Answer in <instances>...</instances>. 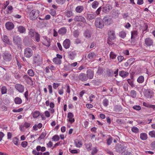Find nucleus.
Segmentation results:
<instances>
[{
  "label": "nucleus",
  "mask_w": 155,
  "mask_h": 155,
  "mask_svg": "<svg viewBox=\"0 0 155 155\" xmlns=\"http://www.w3.org/2000/svg\"><path fill=\"white\" fill-rule=\"evenodd\" d=\"M2 57L4 60L6 62L11 61L12 58V55L9 52H5L2 54Z\"/></svg>",
  "instance_id": "1"
},
{
  "label": "nucleus",
  "mask_w": 155,
  "mask_h": 155,
  "mask_svg": "<svg viewBox=\"0 0 155 155\" xmlns=\"http://www.w3.org/2000/svg\"><path fill=\"white\" fill-rule=\"evenodd\" d=\"M39 13V11L36 9L32 10L29 15L30 18L32 20H34L38 18Z\"/></svg>",
  "instance_id": "2"
},
{
  "label": "nucleus",
  "mask_w": 155,
  "mask_h": 155,
  "mask_svg": "<svg viewBox=\"0 0 155 155\" xmlns=\"http://www.w3.org/2000/svg\"><path fill=\"white\" fill-rule=\"evenodd\" d=\"M13 42L18 47H21L22 43V38L18 35H15L13 37Z\"/></svg>",
  "instance_id": "3"
},
{
  "label": "nucleus",
  "mask_w": 155,
  "mask_h": 155,
  "mask_svg": "<svg viewBox=\"0 0 155 155\" xmlns=\"http://www.w3.org/2000/svg\"><path fill=\"white\" fill-rule=\"evenodd\" d=\"M24 56L27 58H30L31 57L33 54V51L30 48H27L24 49Z\"/></svg>",
  "instance_id": "4"
},
{
  "label": "nucleus",
  "mask_w": 155,
  "mask_h": 155,
  "mask_svg": "<svg viewBox=\"0 0 155 155\" xmlns=\"http://www.w3.org/2000/svg\"><path fill=\"white\" fill-rule=\"evenodd\" d=\"M95 25L98 28H102L104 26L103 20L100 17L96 18L95 21Z\"/></svg>",
  "instance_id": "5"
},
{
  "label": "nucleus",
  "mask_w": 155,
  "mask_h": 155,
  "mask_svg": "<svg viewBox=\"0 0 155 155\" xmlns=\"http://www.w3.org/2000/svg\"><path fill=\"white\" fill-rule=\"evenodd\" d=\"M144 94L147 98H151L153 97V93L152 90L150 89H147L144 90Z\"/></svg>",
  "instance_id": "6"
},
{
  "label": "nucleus",
  "mask_w": 155,
  "mask_h": 155,
  "mask_svg": "<svg viewBox=\"0 0 155 155\" xmlns=\"http://www.w3.org/2000/svg\"><path fill=\"white\" fill-rule=\"evenodd\" d=\"M43 40L42 41V44L48 47H49L50 45V40L47 36H43Z\"/></svg>",
  "instance_id": "7"
},
{
  "label": "nucleus",
  "mask_w": 155,
  "mask_h": 155,
  "mask_svg": "<svg viewBox=\"0 0 155 155\" xmlns=\"http://www.w3.org/2000/svg\"><path fill=\"white\" fill-rule=\"evenodd\" d=\"M74 20L77 22H81L83 23H86V21L84 17L81 15L75 16Z\"/></svg>",
  "instance_id": "8"
},
{
  "label": "nucleus",
  "mask_w": 155,
  "mask_h": 155,
  "mask_svg": "<svg viewBox=\"0 0 155 155\" xmlns=\"http://www.w3.org/2000/svg\"><path fill=\"white\" fill-rule=\"evenodd\" d=\"M79 80L81 81L84 82L87 80V77L86 74L81 73L79 74L78 76Z\"/></svg>",
  "instance_id": "9"
},
{
  "label": "nucleus",
  "mask_w": 155,
  "mask_h": 155,
  "mask_svg": "<svg viewBox=\"0 0 155 155\" xmlns=\"http://www.w3.org/2000/svg\"><path fill=\"white\" fill-rule=\"evenodd\" d=\"M15 87L16 90L20 93H23L24 91V87L21 84H16L15 85Z\"/></svg>",
  "instance_id": "10"
},
{
  "label": "nucleus",
  "mask_w": 155,
  "mask_h": 155,
  "mask_svg": "<svg viewBox=\"0 0 155 155\" xmlns=\"http://www.w3.org/2000/svg\"><path fill=\"white\" fill-rule=\"evenodd\" d=\"M5 27L7 30L10 31L14 28V25L12 22L10 21H8L5 23Z\"/></svg>",
  "instance_id": "11"
},
{
  "label": "nucleus",
  "mask_w": 155,
  "mask_h": 155,
  "mask_svg": "<svg viewBox=\"0 0 155 155\" xmlns=\"http://www.w3.org/2000/svg\"><path fill=\"white\" fill-rule=\"evenodd\" d=\"M71 45V41L70 40L68 39H66L63 42V46L64 47L67 49L69 48Z\"/></svg>",
  "instance_id": "12"
},
{
  "label": "nucleus",
  "mask_w": 155,
  "mask_h": 155,
  "mask_svg": "<svg viewBox=\"0 0 155 155\" xmlns=\"http://www.w3.org/2000/svg\"><path fill=\"white\" fill-rule=\"evenodd\" d=\"M74 117V115L72 113L69 112L68 113L67 117L68 119L67 120L71 124L74 123L75 121Z\"/></svg>",
  "instance_id": "13"
},
{
  "label": "nucleus",
  "mask_w": 155,
  "mask_h": 155,
  "mask_svg": "<svg viewBox=\"0 0 155 155\" xmlns=\"http://www.w3.org/2000/svg\"><path fill=\"white\" fill-rule=\"evenodd\" d=\"M42 61V58L40 55L37 54L35 55L33 57L34 62L35 63H38L41 62Z\"/></svg>",
  "instance_id": "14"
},
{
  "label": "nucleus",
  "mask_w": 155,
  "mask_h": 155,
  "mask_svg": "<svg viewBox=\"0 0 155 155\" xmlns=\"http://www.w3.org/2000/svg\"><path fill=\"white\" fill-rule=\"evenodd\" d=\"M86 76L87 77V79H92L94 77V72L91 69H89L87 70V72Z\"/></svg>",
  "instance_id": "15"
},
{
  "label": "nucleus",
  "mask_w": 155,
  "mask_h": 155,
  "mask_svg": "<svg viewBox=\"0 0 155 155\" xmlns=\"http://www.w3.org/2000/svg\"><path fill=\"white\" fill-rule=\"evenodd\" d=\"M74 144L76 147L80 148L81 147L83 143L82 140L77 139L74 140Z\"/></svg>",
  "instance_id": "16"
},
{
  "label": "nucleus",
  "mask_w": 155,
  "mask_h": 155,
  "mask_svg": "<svg viewBox=\"0 0 155 155\" xmlns=\"http://www.w3.org/2000/svg\"><path fill=\"white\" fill-rule=\"evenodd\" d=\"M76 54V53L74 51H68V58L71 60H73L75 58Z\"/></svg>",
  "instance_id": "17"
},
{
  "label": "nucleus",
  "mask_w": 155,
  "mask_h": 155,
  "mask_svg": "<svg viewBox=\"0 0 155 155\" xmlns=\"http://www.w3.org/2000/svg\"><path fill=\"white\" fill-rule=\"evenodd\" d=\"M109 37L108 39L111 40H114L116 38L114 31L112 30H110L108 33Z\"/></svg>",
  "instance_id": "18"
},
{
  "label": "nucleus",
  "mask_w": 155,
  "mask_h": 155,
  "mask_svg": "<svg viewBox=\"0 0 155 155\" xmlns=\"http://www.w3.org/2000/svg\"><path fill=\"white\" fill-rule=\"evenodd\" d=\"M96 57V54L94 52H91L89 53L87 55L88 58L90 60L92 61L94 60Z\"/></svg>",
  "instance_id": "19"
},
{
  "label": "nucleus",
  "mask_w": 155,
  "mask_h": 155,
  "mask_svg": "<svg viewBox=\"0 0 155 155\" xmlns=\"http://www.w3.org/2000/svg\"><path fill=\"white\" fill-rule=\"evenodd\" d=\"M17 31L20 33L23 34L25 33L26 29L25 27L20 25L17 27Z\"/></svg>",
  "instance_id": "20"
},
{
  "label": "nucleus",
  "mask_w": 155,
  "mask_h": 155,
  "mask_svg": "<svg viewBox=\"0 0 155 155\" xmlns=\"http://www.w3.org/2000/svg\"><path fill=\"white\" fill-rule=\"evenodd\" d=\"M91 31L88 29L85 30L84 33V36L87 38H90L91 35Z\"/></svg>",
  "instance_id": "21"
},
{
  "label": "nucleus",
  "mask_w": 155,
  "mask_h": 155,
  "mask_svg": "<svg viewBox=\"0 0 155 155\" xmlns=\"http://www.w3.org/2000/svg\"><path fill=\"white\" fill-rule=\"evenodd\" d=\"M103 21L105 25H110L112 22V19L107 17H104Z\"/></svg>",
  "instance_id": "22"
},
{
  "label": "nucleus",
  "mask_w": 155,
  "mask_h": 155,
  "mask_svg": "<svg viewBox=\"0 0 155 155\" xmlns=\"http://www.w3.org/2000/svg\"><path fill=\"white\" fill-rule=\"evenodd\" d=\"M96 15L95 14L89 13L87 14L86 18L88 20H92L96 18Z\"/></svg>",
  "instance_id": "23"
},
{
  "label": "nucleus",
  "mask_w": 155,
  "mask_h": 155,
  "mask_svg": "<svg viewBox=\"0 0 155 155\" xmlns=\"http://www.w3.org/2000/svg\"><path fill=\"white\" fill-rule=\"evenodd\" d=\"M145 43L147 46H150L153 45V41L151 39L148 38L145 39Z\"/></svg>",
  "instance_id": "24"
},
{
  "label": "nucleus",
  "mask_w": 155,
  "mask_h": 155,
  "mask_svg": "<svg viewBox=\"0 0 155 155\" xmlns=\"http://www.w3.org/2000/svg\"><path fill=\"white\" fill-rule=\"evenodd\" d=\"M2 38L4 42L8 45L11 44V42L6 35H3L2 36Z\"/></svg>",
  "instance_id": "25"
},
{
  "label": "nucleus",
  "mask_w": 155,
  "mask_h": 155,
  "mask_svg": "<svg viewBox=\"0 0 155 155\" xmlns=\"http://www.w3.org/2000/svg\"><path fill=\"white\" fill-rule=\"evenodd\" d=\"M59 35H64L67 32V29L65 27H62L59 29L58 31Z\"/></svg>",
  "instance_id": "26"
},
{
  "label": "nucleus",
  "mask_w": 155,
  "mask_h": 155,
  "mask_svg": "<svg viewBox=\"0 0 155 155\" xmlns=\"http://www.w3.org/2000/svg\"><path fill=\"white\" fill-rule=\"evenodd\" d=\"M129 75V73L127 71H121L119 72V75L123 78H125Z\"/></svg>",
  "instance_id": "27"
},
{
  "label": "nucleus",
  "mask_w": 155,
  "mask_h": 155,
  "mask_svg": "<svg viewBox=\"0 0 155 155\" xmlns=\"http://www.w3.org/2000/svg\"><path fill=\"white\" fill-rule=\"evenodd\" d=\"M42 126V124L39 123L38 124H35L33 127V128L34 130L35 131L37 130L38 129L41 128Z\"/></svg>",
  "instance_id": "28"
},
{
  "label": "nucleus",
  "mask_w": 155,
  "mask_h": 155,
  "mask_svg": "<svg viewBox=\"0 0 155 155\" xmlns=\"http://www.w3.org/2000/svg\"><path fill=\"white\" fill-rule=\"evenodd\" d=\"M31 114L34 118H36L38 117L40 115V112L38 111H35L32 112Z\"/></svg>",
  "instance_id": "29"
},
{
  "label": "nucleus",
  "mask_w": 155,
  "mask_h": 155,
  "mask_svg": "<svg viewBox=\"0 0 155 155\" xmlns=\"http://www.w3.org/2000/svg\"><path fill=\"white\" fill-rule=\"evenodd\" d=\"M52 61L54 63L58 65L61 64L62 63V61L61 60L56 57L53 58Z\"/></svg>",
  "instance_id": "30"
},
{
  "label": "nucleus",
  "mask_w": 155,
  "mask_h": 155,
  "mask_svg": "<svg viewBox=\"0 0 155 155\" xmlns=\"http://www.w3.org/2000/svg\"><path fill=\"white\" fill-rule=\"evenodd\" d=\"M83 10L84 7L81 5L78 6L75 8V11L78 13H81Z\"/></svg>",
  "instance_id": "31"
},
{
  "label": "nucleus",
  "mask_w": 155,
  "mask_h": 155,
  "mask_svg": "<svg viewBox=\"0 0 155 155\" xmlns=\"http://www.w3.org/2000/svg\"><path fill=\"white\" fill-rule=\"evenodd\" d=\"M86 148L88 151H90L91 150L92 144L90 143H85L84 144Z\"/></svg>",
  "instance_id": "32"
},
{
  "label": "nucleus",
  "mask_w": 155,
  "mask_h": 155,
  "mask_svg": "<svg viewBox=\"0 0 155 155\" xmlns=\"http://www.w3.org/2000/svg\"><path fill=\"white\" fill-rule=\"evenodd\" d=\"M137 31H134L131 32V40L137 38Z\"/></svg>",
  "instance_id": "33"
},
{
  "label": "nucleus",
  "mask_w": 155,
  "mask_h": 155,
  "mask_svg": "<svg viewBox=\"0 0 155 155\" xmlns=\"http://www.w3.org/2000/svg\"><path fill=\"white\" fill-rule=\"evenodd\" d=\"M14 102L16 104H21L22 102L21 99L19 97H16L14 99Z\"/></svg>",
  "instance_id": "34"
},
{
  "label": "nucleus",
  "mask_w": 155,
  "mask_h": 155,
  "mask_svg": "<svg viewBox=\"0 0 155 155\" xmlns=\"http://www.w3.org/2000/svg\"><path fill=\"white\" fill-rule=\"evenodd\" d=\"M143 106L147 107L152 108L153 109H154L155 108V106L154 105L150 104L145 102L143 103Z\"/></svg>",
  "instance_id": "35"
},
{
  "label": "nucleus",
  "mask_w": 155,
  "mask_h": 155,
  "mask_svg": "<svg viewBox=\"0 0 155 155\" xmlns=\"http://www.w3.org/2000/svg\"><path fill=\"white\" fill-rule=\"evenodd\" d=\"M37 32H35L34 30L32 29H31L29 30V32H28L29 35L31 37H34L36 33Z\"/></svg>",
  "instance_id": "36"
},
{
  "label": "nucleus",
  "mask_w": 155,
  "mask_h": 155,
  "mask_svg": "<svg viewBox=\"0 0 155 155\" xmlns=\"http://www.w3.org/2000/svg\"><path fill=\"white\" fill-rule=\"evenodd\" d=\"M130 95L132 98H135L137 96V93L134 90H132L130 92Z\"/></svg>",
  "instance_id": "37"
},
{
  "label": "nucleus",
  "mask_w": 155,
  "mask_h": 155,
  "mask_svg": "<svg viewBox=\"0 0 155 155\" xmlns=\"http://www.w3.org/2000/svg\"><path fill=\"white\" fill-rule=\"evenodd\" d=\"M140 138L142 140H145L147 138V135L145 133H142L140 134Z\"/></svg>",
  "instance_id": "38"
},
{
  "label": "nucleus",
  "mask_w": 155,
  "mask_h": 155,
  "mask_svg": "<svg viewBox=\"0 0 155 155\" xmlns=\"http://www.w3.org/2000/svg\"><path fill=\"white\" fill-rule=\"evenodd\" d=\"M126 35L127 34L125 31H122L119 32V35L120 38H124L126 37Z\"/></svg>",
  "instance_id": "39"
},
{
  "label": "nucleus",
  "mask_w": 155,
  "mask_h": 155,
  "mask_svg": "<svg viewBox=\"0 0 155 155\" xmlns=\"http://www.w3.org/2000/svg\"><path fill=\"white\" fill-rule=\"evenodd\" d=\"M109 103V101L107 99L105 98L102 101V104L104 106L107 107Z\"/></svg>",
  "instance_id": "40"
},
{
  "label": "nucleus",
  "mask_w": 155,
  "mask_h": 155,
  "mask_svg": "<svg viewBox=\"0 0 155 155\" xmlns=\"http://www.w3.org/2000/svg\"><path fill=\"white\" fill-rule=\"evenodd\" d=\"M35 40L37 42H39L40 41V35L37 32L35 35Z\"/></svg>",
  "instance_id": "41"
},
{
  "label": "nucleus",
  "mask_w": 155,
  "mask_h": 155,
  "mask_svg": "<svg viewBox=\"0 0 155 155\" xmlns=\"http://www.w3.org/2000/svg\"><path fill=\"white\" fill-rule=\"evenodd\" d=\"M117 56V55L113 51H111L110 54V58L112 59H114L116 58Z\"/></svg>",
  "instance_id": "42"
},
{
  "label": "nucleus",
  "mask_w": 155,
  "mask_h": 155,
  "mask_svg": "<svg viewBox=\"0 0 155 155\" xmlns=\"http://www.w3.org/2000/svg\"><path fill=\"white\" fill-rule=\"evenodd\" d=\"M28 74L31 77H33L35 75V73L31 69L28 70L27 72Z\"/></svg>",
  "instance_id": "43"
},
{
  "label": "nucleus",
  "mask_w": 155,
  "mask_h": 155,
  "mask_svg": "<svg viewBox=\"0 0 155 155\" xmlns=\"http://www.w3.org/2000/svg\"><path fill=\"white\" fill-rule=\"evenodd\" d=\"M131 131L135 134H137L139 132V130L138 128L136 127H133L131 129Z\"/></svg>",
  "instance_id": "44"
},
{
  "label": "nucleus",
  "mask_w": 155,
  "mask_h": 155,
  "mask_svg": "<svg viewBox=\"0 0 155 155\" xmlns=\"http://www.w3.org/2000/svg\"><path fill=\"white\" fill-rule=\"evenodd\" d=\"M144 81V78L142 76H140L137 79V82L140 83H142Z\"/></svg>",
  "instance_id": "45"
},
{
  "label": "nucleus",
  "mask_w": 155,
  "mask_h": 155,
  "mask_svg": "<svg viewBox=\"0 0 155 155\" xmlns=\"http://www.w3.org/2000/svg\"><path fill=\"white\" fill-rule=\"evenodd\" d=\"M99 3L96 1H94L92 4V7L94 8H96L98 6Z\"/></svg>",
  "instance_id": "46"
},
{
  "label": "nucleus",
  "mask_w": 155,
  "mask_h": 155,
  "mask_svg": "<svg viewBox=\"0 0 155 155\" xmlns=\"http://www.w3.org/2000/svg\"><path fill=\"white\" fill-rule=\"evenodd\" d=\"M1 92L2 94H5L7 91V89L6 87L3 86L1 88Z\"/></svg>",
  "instance_id": "47"
},
{
  "label": "nucleus",
  "mask_w": 155,
  "mask_h": 155,
  "mask_svg": "<svg viewBox=\"0 0 155 155\" xmlns=\"http://www.w3.org/2000/svg\"><path fill=\"white\" fill-rule=\"evenodd\" d=\"M52 139L54 141H58L59 140V137L58 135H55L52 137Z\"/></svg>",
  "instance_id": "48"
},
{
  "label": "nucleus",
  "mask_w": 155,
  "mask_h": 155,
  "mask_svg": "<svg viewBox=\"0 0 155 155\" xmlns=\"http://www.w3.org/2000/svg\"><path fill=\"white\" fill-rule=\"evenodd\" d=\"M49 13L53 17L56 16V12L54 10L51 9L50 10Z\"/></svg>",
  "instance_id": "49"
},
{
  "label": "nucleus",
  "mask_w": 155,
  "mask_h": 155,
  "mask_svg": "<svg viewBox=\"0 0 155 155\" xmlns=\"http://www.w3.org/2000/svg\"><path fill=\"white\" fill-rule=\"evenodd\" d=\"M103 69L101 67H99L97 72V73L98 75H101L103 73Z\"/></svg>",
  "instance_id": "50"
},
{
  "label": "nucleus",
  "mask_w": 155,
  "mask_h": 155,
  "mask_svg": "<svg viewBox=\"0 0 155 155\" xmlns=\"http://www.w3.org/2000/svg\"><path fill=\"white\" fill-rule=\"evenodd\" d=\"M121 155H133L132 153L128 151H125L122 153Z\"/></svg>",
  "instance_id": "51"
},
{
  "label": "nucleus",
  "mask_w": 155,
  "mask_h": 155,
  "mask_svg": "<svg viewBox=\"0 0 155 155\" xmlns=\"http://www.w3.org/2000/svg\"><path fill=\"white\" fill-rule=\"evenodd\" d=\"M55 1L58 4L62 5L65 3V0H55Z\"/></svg>",
  "instance_id": "52"
},
{
  "label": "nucleus",
  "mask_w": 155,
  "mask_h": 155,
  "mask_svg": "<svg viewBox=\"0 0 155 155\" xmlns=\"http://www.w3.org/2000/svg\"><path fill=\"white\" fill-rule=\"evenodd\" d=\"M46 135V133L45 132H43L41 134L40 136L39 137L38 139H43Z\"/></svg>",
  "instance_id": "53"
},
{
  "label": "nucleus",
  "mask_w": 155,
  "mask_h": 155,
  "mask_svg": "<svg viewBox=\"0 0 155 155\" xmlns=\"http://www.w3.org/2000/svg\"><path fill=\"white\" fill-rule=\"evenodd\" d=\"M149 134L151 137L155 138V131L153 130V131H150L149 132Z\"/></svg>",
  "instance_id": "54"
},
{
  "label": "nucleus",
  "mask_w": 155,
  "mask_h": 155,
  "mask_svg": "<svg viewBox=\"0 0 155 155\" xmlns=\"http://www.w3.org/2000/svg\"><path fill=\"white\" fill-rule=\"evenodd\" d=\"M127 81L128 84L132 87L134 86V84L133 83V81L131 79H128Z\"/></svg>",
  "instance_id": "55"
},
{
  "label": "nucleus",
  "mask_w": 155,
  "mask_h": 155,
  "mask_svg": "<svg viewBox=\"0 0 155 155\" xmlns=\"http://www.w3.org/2000/svg\"><path fill=\"white\" fill-rule=\"evenodd\" d=\"M60 83H54L53 84V87L54 89H56L60 85Z\"/></svg>",
  "instance_id": "56"
},
{
  "label": "nucleus",
  "mask_w": 155,
  "mask_h": 155,
  "mask_svg": "<svg viewBox=\"0 0 155 155\" xmlns=\"http://www.w3.org/2000/svg\"><path fill=\"white\" fill-rule=\"evenodd\" d=\"M133 108L137 110H140L141 109L140 106L139 105H135L133 107Z\"/></svg>",
  "instance_id": "57"
},
{
  "label": "nucleus",
  "mask_w": 155,
  "mask_h": 155,
  "mask_svg": "<svg viewBox=\"0 0 155 155\" xmlns=\"http://www.w3.org/2000/svg\"><path fill=\"white\" fill-rule=\"evenodd\" d=\"M66 16L68 17H70L72 16V13L71 11H67L66 13Z\"/></svg>",
  "instance_id": "58"
},
{
  "label": "nucleus",
  "mask_w": 155,
  "mask_h": 155,
  "mask_svg": "<svg viewBox=\"0 0 155 155\" xmlns=\"http://www.w3.org/2000/svg\"><path fill=\"white\" fill-rule=\"evenodd\" d=\"M32 153L35 155H42V153L38 152L35 150H34L32 151Z\"/></svg>",
  "instance_id": "59"
},
{
  "label": "nucleus",
  "mask_w": 155,
  "mask_h": 155,
  "mask_svg": "<svg viewBox=\"0 0 155 155\" xmlns=\"http://www.w3.org/2000/svg\"><path fill=\"white\" fill-rule=\"evenodd\" d=\"M98 150L96 147H94L91 151V154L93 155L96 154L97 153Z\"/></svg>",
  "instance_id": "60"
},
{
  "label": "nucleus",
  "mask_w": 155,
  "mask_h": 155,
  "mask_svg": "<svg viewBox=\"0 0 155 155\" xmlns=\"http://www.w3.org/2000/svg\"><path fill=\"white\" fill-rule=\"evenodd\" d=\"M48 88L49 90V93L51 94H52L53 90L52 86L51 85H48Z\"/></svg>",
  "instance_id": "61"
},
{
  "label": "nucleus",
  "mask_w": 155,
  "mask_h": 155,
  "mask_svg": "<svg viewBox=\"0 0 155 155\" xmlns=\"http://www.w3.org/2000/svg\"><path fill=\"white\" fill-rule=\"evenodd\" d=\"M23 110V109L22 108H20L18 109H13L12 110V111L13 112H19L22 111Z\"/></svg>",
  "instance_id": "62"
},
{
  "label": "nucleus",
  "mask_w": 155,
  "mask_h": 155,
  "mask_svg": "<svg viewBox=\"0 0 155 155\" xmlns=\"http://www.w3.org/2000/svg\"><path fill=\"white\" fill-rule=\"evenodd\" d=\"M23 125L24 127H25L26 128H28L30 127L31 124L29 123L25 122Z\"/></svg>",
  "instance_id": "63"
},
{
  "label": "nucleus",
  "mask_w": 155,
  "mask_h": 155,
  "mask_svg": "<svg viewBox=\"0 0 155 155\" xmlns=\"http://www.w3.org/2000/svg\"><path fill=\"white\" fill-rule=\"evenodd\" d=\"M28 145V143L26 141H24L21 142V145L23 147H25Z\"/></svg>",
  "instance_id": "64"
}]
</instances>
